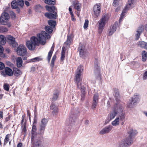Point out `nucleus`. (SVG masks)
<instances>
[{
	"label": "nucleus",
	"instance_id": "nucleus-39",
	"mask_svg": "<svg viewBox=\"0 0 147 147\" xmlns=\"http://www.w3.org/2000/svg\"><path fill=\"white\" fill-rule=\"evenodd\" d=\"M17 2L19 7H22L24 5V1L23 0H17Z\"/></svg>",
	"mask_w": 147,
	"mask_h": 147
},
{
	"label": "nucleus",
	"instance_id": "nucleus-40",
	"mask_svg": "<svg viewBox=\"0 0 147 147\" xmlns=\"http://www.w3.org/2000/svg\"><path fill=\"white\" fill-rule=\"evenodd\" d=\"M41 60V59L40 57H37L30 59V61L32 62H35Z\"/></svg>",
	"mask_w": 147,
	"mask_h": 147
},
{
	"label": "nucleus",
	"instance_id": "nucleus-4",
	"mask_svg": "<svg viewBox=\"0 0 147 147\" xmlns=\"http://www.w3.org/2000/svg\"><path fill=\"white\" fill-rule=\"evenodd\" d=\"M120 111H118L119 116L117 117L115 119L112 121L111 124L113 126H117L119 125L120 121H123L125 118V113L123 112V108L121 107Z\"/></svg>",
	"mask_w": 147,
	"mask_h": 147
},
{
	"label": "nucleus",
	"instance_id": "nucleus-31",
	"mask_svg": "<svg viewBox=\"0 0 147 147\" xmlns=\"http://www.w3.org/2000/svg\"><path fill=\"white\" fill-rule=\"evenodd\" d=\"M65 49L63 47L62 48V50L61 53V60L63 61L64 59L65 56Z\"/></svg>",
	"mask_w": 147,
	"mask_h": 147
},
{
	"label": "nucleus",
	"instance_id": "nucleus-14",
	"mask_svg": "<svg viewBox=\"0 0 147 147\" xmlns=\"http://www.w3.org/2000/svg\"><path fill=\"white\" fill-rule=\"evenodd\" d=\"M33 144V147H45L41 142L38 140H36V138H34V140H32Z\"/></svg>",
	"mask_w": 147,
	"mask_h": 147
},
{
	"label": "nucleus",
	"instance_id": "nucleus-15",
	"mask_svg": "<svg viewBox=\"0 0 147 147\" xmlns=\"http://www.w3.org/2000/svg\"><path fill=\"white\" fill-rule=\"evenodd\" d=\"M7 38L9 43L13 47L15 48L18 46L17 43L15 41V38L14 37L11 36H8Z\"/></svg>",
	"mask_w": 147,
	"mask_h": 147
},
{
	"label": "nucleus",
	"instance_id": "nucleus-5",
	"mask_svg": "<svg viewBox=\"0 0 147 147\" xmlns=\"http://www.w3.org/2000/svg\"><path fill=\"white\" fill-rule=\"evenodd\" d=\"M133 142V140L131 138L129 137L123 139L118 144L119 147H128Z\"/></svg>",
	"mask_w": 147,
	"mask_h": 147
},
{
	"label": "nucleus",
	"instance_id": "nucleus-56",
	"mask_svg": "<svg viewBox=\"0 0 147 147\" xmlns=\"http://www.w3.org/2000/svg\"><path fill=\"white\" fill-rule=\"evenodd\" d=\"M3 51V47L1 46L0 45V53H2Z\"/></svg>",
	"mask_w": 147,
	"mask_h": 147
},
{
	"label": "nucleus",
	"instance_id": "nucleus-53",
	"mask_svg": "<svg viewBox=\"0 0 147 147\" xmlns=\"http://www.w3.org/2000/svg\"><path fill=\"white\" fill-rule=\"evenodd\" d=\"M140 34L141 33L139 32H137V31H136V34L135 35L136 40H137L139 38L140 36Z\"/></svg>",
	"mask_w": 147,
	"mask_h": 147
},
{
	"label": "nucleus",
	"instance_id": "nucleus-42",
	"mask_svg": "<svg viewBox=\"0 0 147 147\" xmlns=\"http://www.w3.org/2000/svg\"><path fill=\"white\" fill-rule=\"evenodd\" d=\"M145 42L143 41H139L138 43V45L141 47L144 48L146 44Z\"/></svg>",
	"mask_w": 147,
	"mask_h": 147
},
{
	"label": "nucleus",
	"instance_id": "nucleus-51",
	"mask_svg": "<svg viewBox=\"0 0 147 147\" xmlns=\"http://www.w3.org/2000/svg\"><path fill=\"white\" fill-rule=\"evenodd\" d=\"M143 79L144 80H146L147 79V70L144 73L143 76Z\"/></svg>",
	"mask_w": 147,
	"mask_h": 147
},
{
	"label": "nucleus",
	"instance_id": "nucleus-24",
	"mask_svg": "<svg viewBox=\"0 0 147 147\" xmlns=\"http://www.w3.org/2000/svg\"><path fill=\"white\" fill-rule=\"evenodd\" d=\"M14 75L17 76L21 75L22 74V71L17 68H14L13 69Z\"/></svg>",
	"mask_w": 147,
	"mask_h": 147
},
{
	"label": "nucleus",
	"instance_id": "nucleus-19",
	"mask_svg": "<svg viewBox=\"0 0 147 147\" xmlns=\"http://www.w3.org/2000/svg\"><path fill=\"white\" fill-rule=\"evenodd\" d=\"M117 26V23H115L111 27L108 33V35L109 36L112 35L116 31Z\"/></svg>",
	"mask_w": 147,
	"mask_h": 147
},
{
	"label": "nucleus",
	"instance_id": "nucleus-1",
	"mask_svg": "<svg viewBox=\"0 0 147 147\" xmlns=\"http://www.w3.org/2000/svg\"><path fill=\"white\" fill-rule=\"evenodd\" d=\"M50 37V35L45 32L42 31L37 34L36 37L33 36L30 38V40L26 41V45L30 50L33 51L39 44L42 45L45 44L46 40Z\"/></svg>",
	"mask_w": 147,
	"mask_h": 147
},
{
	"label": "nucleus",
	"instance_id": "nucleus-47",
	"mask_svg": "<svg viewBox=\"0 0 147 147\" xmlns=\"http://www.w3.org/2000/svg\"><path fill=\"white\" fill-rule=\"evenodd\" d=\"M144 30V27L143 26H142L139 27L137 31L140 33H141Z\"/></svg>",
	"mask_w": 147,
	"mask_h": 147
},
{
	"label": "nucleus",
	"instance_id": "nucleus-38",
	"mask_svg": "<svg viewBox=\"0 0 147 147\" xmlns=\"http://www.w3.org/2000/svg\"><path fill=\"white\" fill-rule=\"evenodd\" d=\"M45 29L46 32L49 34L51 33L53 31L52 28L49 26H46Z\"/></svg>",
	"mask_w": 147,
	"mask_h": 147
},
{
	"label": "nucleus",
	"instance_id": "nucleus-37",
	"mask_svg": "<svg viewBox=\"0 0 147 147\" xmlns=\"http://www.w3.org/2000/svg\"><path fill=\"white\" fill-rule=\"evenodd\" d=\"M45 3L49 5H54L55 3V0H45Z\"/></svg>",
	"mask_w": 147,
	"mask_h": 147
},
{
	"label": "nucleus",
	"instance_id": "nucleus-50",
	"mask_svg": "<svg viewBox=\"0 0 147 147\" xmlns=\"http://www.w3.org/2000/svg\"><path fill=\"white\" fill-rule=\"evenodd\" d=\"M98 102L96 101H93L92 105V108L93 109L95 108L97 105Z\"/></svg>",
	"mask_w": 147,
	"mask_h": 147
},
{
	"label": "nucleus",
	"instance_id": "nucleus-16",
	"mask_svg": "<svg viewBox=\"0 0 147 147\" xmlns=\"http://www.w3.org/2000/svg\"><path fill=\"white\" fill-rule=\"evenodd\" d=\"M121 107H120L118 108L117 111H113L111 112L108 115V117L109 119V121L110 120H112L114 118L116 115L118 113V111H120V109Z\"/></svg>",
	"mask_w": 147,
	"mask_h": 147
},
{
	"label": "nucleus",
	"instance_id": "nucleus-7",
	"mask_svg": "<svg viewBox=\"0 0 147 147\" xmlns=\"http://www.w3.org/2000/svg\"><path fill=\"white\" fill-rule=\"evenodd\" d=\"M16 51L18 54L19 55L22 56H27V49L23 45H20L17 48Z\"/></svg>",
	"mask_w": 147,
	"mask_h": 147
},
{
	"label": "nucleus",
	"instance_id": "nucleus-23",
	"mask_svg": "<svg viewBox=\"0 0 147 147\" xmlns=\"http://www.w3.org/2000/svg\"><path fill=\"white\" fill-rule=\"evenodd\" d=\"M50 107L51 109L53 110L52 113L54 115H55L58 113V108L55 105L53 104L51 105Z\"/></svg>",
	"mask_w": 147,
	"mask_h": 147
},
{
	"label": "nucleus",
	"instance_id": "nucleus-48",
	"mask_svg": "<svg viewBox=\"0 0 147 147\" xmlns=\"http://www.w3.org/2000/svg\"><path fill=\"white\" fill-rule=\"evenodd\" d=\"M9 85L7 84H4L3 86L4 89L5 90L8 91L9 89Z\"/></svg>",
	"mask_w": 147,
	"mask_h": 147
},
{
	"label": "nucleus",
	"instance_id": "nucleus-41",
	"mask_svg": "<svg viewBox=\"0 0 147 147\" xmlns=\"http://www.w3.org/2000/svg\"><path fill=\"white\" fill-rule=\"evenodd\" d=\"M11 134H7L5 138L4 139V142L5 143H7L9 141V138L11 136Z\"/></svg>",
	"mask_w": 147,
	"mask_h": 147
},
{
	"label": "nucleus",
	"instance_id": "nucleus-25",
	"mask_svg": "<svg viewBox=\"0 0 147 147\" xmlns=\"http://www.w3.org/2000/svg\"><path fill=\"white\" fill-rule=\"evenodd\" d=\"M22 64V60L20 57H18L16 59V65L18 67H21Z\"/></svg>",
	"mask_w": 147,
	"mask_h": 147
},
{
	"label": "nucleus",
	"instance_id": "nucleus-11",
	"mask_svg": "<svg viewBox=\"0 0 147 147\" xmlns=\"http://www.w3.org/2000/svg\"><path fill=\"white\" fill-rule=\"evenodd\" d=\"M1 75L4 77L11 76L13 74L12 70L8 67H5L4 70L1 71Z\"/></svg>",
	"mask_w": 147,
	"mask_h": 147
},
{
	"label": "nucleus",
	"instance_id": "nucleus-12",
	"mask_svg": "<svg viewBox=\"0 0 147 147\" xmlns=\"http://www.w3.org/2000/svg\"><path fill=\"white\" fill-rule=\"evenodd\" d=\"M47 123L48 120L47 119L45 118H43L42 119L39 127V129L40 131H42L44 130Z\"/></svg>",
	"mask_w": 147,
	"mask_h": 147
},
{
	"label": "nucleus",
	"instance_id": "nucleus-46",
	"mask_svg": "<svg viewBox=\"0 0 147 147\" xmlns=\"http://www.w3.org/2000/svg\"><path fill=\"white\" fill-rule=\"evenodd\" d=\"M99 65L98 64H97V66L96 67V65H95V67H96V69H95V72H96L97 73V75L98 76L100 75L99 74V69L100 68L99 67Z\"/></svg>",
	"mask_w": 147,
	"mask_h": 147
},
{
	"label": "nucleus",
	"instance_id": "nucleus-62",
	"mask_svg": "<svg viewBox=\"0 0 147 147\" xmlns=\"http://www.w3.org/2000/svg\"><path fill=\"white\" fill-rule=\"evenodd\" d=\"M69 10L71 15V13L72 14H73V12L72 11V9L70 7H69Z\"/></svg>",
	"mask_w": 147,
	"mask_h": 147
},
{
	"label": "nucleus",
	"instance_id": "nucleus-32",
	"mask_svg": "<svg viewBox=\"0 0 147 147\" xmlns=\"http://www.w3.org/2000/svg\"><path fill=\"white\" fill-rule=\"evenodd\" d=\"M142 61H145L147 59V53L145 51H142Z\"/></svg>",
	"mask_w": 147,
	"mask_h": 147
},
{
	"label": "nucleus",
	"instance_id": "nucleus-27",
	"mask_svg": "<svg viewBox=\"0 0 147 147\" xmlns=\"http://www.w3.org/2000/svg\"><path fill=\"white\" fill-rule=\"evenodd\" d=\"M83 69L84 68L83 66L82 65H80L78 67L76 73L82 75Z\"/></svg>",
	"mask_w": 147,
	"mask_h": 147
},
{
	"label": "nucleus",
	"instance_id": "nucleus-9",
	"mask_svg": "<svg viewBox=\"0 0 147 147\" xmlns=\"http://www.w3.org/2000/svg\"><path fill=\"white\" fill-rule=\"evenodd\" d=\"M78 50L80 52V56L82 58L85 59L88 56V53L84 45L80 44L78 48Z\"/></svg>",
	"mask_w": 147,
	"mask_h": 147
},
{
	"label": "nucleus",
	"instance_id": "nucleus-45",
	"mask_svg": "<svg viewBox=\"0 0 147 147\" xmlns=\"http://www.w3.org/2000/svg\"><path fill=\"white\" fill-rule=\"evenodd\" d=\"M88 20H86L84 22V29L87 28L88 25Z\"/></svg>",
	"mask_w": 147,
	"mask_h": 147
},
{
	"label": "nucleus",
	"instance_id": "nucleus-6",
	"mask_svg": "<svg viewBox=\"0 0 147 147\" xmlns=\"http://www.w3.org/2000/svg\"><path fill=\"white\" fill-rule=\"evenodd\" d=\"M109 17L107 15H103L101 19L98 22V30L101 32L105 24V23L108 20Z\"/></svg>",
	"mask_w": 147,
	"mask_h": 147
},
{
	"label": "nucleus",
	"instance_id": "nucleus-64",
	"mask_svg": "<svg viewBox=\"0 0 147 147\" xmlns=\"http://www.w3.org/2000/svg\"><path fill=\"white\" fill-rule=\"evenodd\" d=\"M25 4L27 6L29 5V3L27 1H25Z\"/></svg>",
	"mask_w": 147,
	"mask_h": 147
},
{
	"label": "nucleus",
	"instance_id": "nucleus-36",
	"mask_svg": "<svg viewBox=\"0 0 147 147\" xmlns=\"http://www.w3.org/2000/svg\"><path fill=\"white\" fill-rule=\"evenodd\" d=\"M48 22L49 25L53 28L54 27L56 24V22L54 20H50L48 21Z\"/></svg>",
	"mask_w": 147,
	"mask_h": 147
},
{
	"label": "nucleus",
	"instance_id": "nucleus-29",
	"mask_svg": "<svg viewBox=\"0 0 147 147\" xmlns=\"http://www.w3.org/2000/svg\"><path fill=\"white\" fill-rule=\"evenodd\" d=\"M81 89L82 94H81V99L82 100H83L84 99L85 94L86 93L85 90L86 89L84 86H82L80 88H79Z\"/></svg>",
	"mask_w": 147,
	"mask_h": 147
},
{
	"label": "nucleus",
	"instance_id": "nucleus-55",
	"mask_svg": "<svg viewBox=\"0 0 147 147\" xmlns=\"http://www.w3.org/2000/svg\"><path fill=\"white\" fill-rule=\"evenodd\" d=\"M11 16L12 18H14L16 17V15L15 13L13 11H11L10 12Z\"/></svg>",
	"mask_w": 147,
	"mask_h": 147
},
{
	"label": "nucleus",
	"instance_id": "nucleus-52",
	"mask_svg": "<svg viewBox=\"0 0 147 147\" xmlns=\"http://www.w3.org/2000/svg\"><path fill=\"white\" fill-rule=\"evenodd\" d=\"M113 5L114 6L116 7L118 5L119 0H113Z\"/></svg>",
	"mask_w": 147,
	"mask_h": 147
},
{
	"label": "nucleus",
	"instance_id": "nucleus-30",
	"mask_svg": "<svg viewBox=\"0 0 147 147\" xmlns=\"http://www.w3.org/2000/svg\"><path fill=\"white\" fill-rule=\"evenodd\" d=\"M54 46L53 45L51 47V49L48 53V56L47 57V59L49 62L50 59L51 57L53 52V51L54 49Z\"/></svg>",
	"mask_w": 147,
	"mask_h": 147
},
{
	"label": "nucleus",
	"instance_id": "nucleus-26",
	"mask_svg": "<svg viewBox=\"0 0 147 147\" xmlns=\"http://www.w3.org/2000/svg\"><path fill=\"white\" fill-rule=\"evenodd\" d=\"M138 133V132L137 131L135 130H133V129H130L128 131V134L129 135V138H130V137H132L133 136H134L136 135Z\"/></svg>",
	"mask_w": 147,
	"mask_h": 147
},
{
	"label": "nucleus",
	"instance_id": "nucleus-28",
	"mask_svg": "<svg viewBox=\"0 0 147 147\" xmlns=\"http://www.w3.org/2000/svg\"><path fill=\"white\" fill-rule=\"evenodd\" d=\"M6 39L5 37L3 35H0V44L4 45L6 43Z\"/></svg>",
	"mask_w": 147,
	"mask_h": 147
},
{
	"label": "nucleus",
	"instance_id": "nucleus-22",
	"mask_svg": "<svg viewBox=\"0 0 147 147\" xmlns=\"http://www.w3.org/2000/svg\"><path fill=\"white\" fill-rule=\"evenodd\" d=\"M36 127L35 125H33L32 130V137L31 140L33 141L34 140V138H35V136L37 133L36 132Z\"/></svg>",
	"mask_w": 147,
	"mask_h": 147
},
{
	"label": "nucleus",
	"instance_id": "nucleus-58",
	"mask_svg": "<svg viewBox=\"0 0 147 147\" xmlns=\"http://www.w3.org/2000/svg\"><path fill=\"white\" fill-rule=\"evenodd\" d=\"M54 65V61H51V63L50 65L51 67H53Z\"/></svg>",
	"mask_w": 147,
	"mask_h": 147
},
{
	"label": "nucleus",
	"instance_id": "nucleus-20",
	"mask_svg": "<svg viewBox=\"0 0 147 147\" xmlns=\"http://www.w3.org/2000/svg\"><path fill=\"white\" fill-rule=\"evenodd\" d=\"M74 8L77 11H80L81 8V4L78 1H75L74 3Z\"/></svg>",
	"mask_w": 147,
	"mask_h": 147
},
{
	"label": "nucleus",
	"instance_id": "nucleus-61",
	"mask_svg": "<svg viewBox=\"0 0 147 147\" xmlns=\"http://www.w3.org/2000/svg\"><path fill=\"white\" fill-rule=\"evenodd\" d=\"M3 94L2 93V91L0 92V99H1L3 96Z\"/></svg>",
	"mask_w": 147,
	"mask_h": 147
},
{
	"label": "nucleus",
	"instance_id": "nucleus-34",
	"mask_svg": "<svg viewBox=\"0 0 147 147\" xmlns=\"http://www.w3.org/2000/svg\"><path fill=\"white\" fill-rule=\"evenodd\" d=\"M73 39L71 36H67V41L65 42V44L67 45H70L71 42L72 41Z\"/></svg>",
	"mask_w": 147,
	"mask_h": 147
},
{
	"label": "nucleus",
	"instance_id": "nucleus-44",
	"mask_svg": "<svg viewBox=\"0 0 147 147\" xmlns=\"http://www.w3.org/2000/svg\"><path fill=\"white\" fill-rule=\"evenodd\" d=\"M98 94L96 93L94 94L93 98V101H96L98 102Z\"/></svg>",
	"mask_w": 147,
	"mask_h": 147
},
{
	"label": "nucleus",
	"instance_id": "nucleus-21",
	"mask_svg": "<svg viewBox=\"0 0 147 147\" xmlns=\"http://www.w3.org/2000/svg\"><path fill=\"white\" fill-rule=\"evenodd\" d=\"M133 100H134L136 103H138L140 99V96L138 94H135L131 98Z\"/></svg>",
	"mask_w": 147,
	"mask_h": 147
},
{
	"label": "nucleus",
	"instance_id": "nucleus-33",
	"mask_svg": "<svg viewBox=\"0 0 147 147\" xmlns=\"http://www.w3.org/2000/svg\"><path fill=\"white\" fill-rule=\"evenodd\" d=\"M11 5L12 8L13 9L18 8L19 7L17 1H13L12 2Z\"/></svg>",
	"mask_w": 147,
	"mask_h": 147
},
{
	"label": "nucleus",
	"instance_id": "nucleus-57",
	"mask_svg": "<svg viewBox=\"0 0 147 147\" xmlns=\"http://www.w3.org/2000/svg\"><path fill=\"white\" fill-rule=\"evenodd\" d=\"M71 19L73 21H75L76 19L74 17V16L73 14L71 13Z\"/></svg>",
	"mask_w": 147,
	"mask_h": 147
},
{
	"label": "nucleus",
	"instance_id": "nucleus-63",
	"mask_svg": "<svg viewBox=\"0 0 147 147\" xmlns=\"http://www.w3.org/2000/svg\"><path fill=\"white\" fill-rule=\"evenodd\" d=\"M115 96L116 97H118L119 96V93L118 92H116L114 94Z\"/></svg>",
	"mask_w": 147,
	"mask_h": 147
},
{
	"label": "nucleus",
	"instance_id": "nucleus-2",
	"mask_svg": "<svg viewBox=\"0 0 147 147\" xmlns=\"http://www.w3.org/2000/svg\"><path fill=\"white\" fill-rule=\"evenodd\" d=\"M46 8L47 10L51 12H53V13H46L45 14V16L50 19H56L57 17V10L55 7L54 6L50 7L46 6Z\"/></svg>",
	"mask_w": 147,
	"mask_h": 147
},
{
	"label": "nucleus",
	"instance_id": "nucleus-60",
	"mask_svg": "<svg viewBox=\"0 0 147 147\" xmlns=\"http://www.w3.org/2000/svg\"><path fill=\"white\" fill-rule=\"evenodd\" d=\"M56 56L55 55H53L51 61H55V60L56 59Z\"/></svg>",
	"mask_w": 147,
	"mask_h": 147
},
{
	"label": "nucleus",
	"instance_id": "nucleus-59",
	"mask_svg": "<svg viewBox=\"0 0 147 147\" xmlns=\"http://www.w3.org/2000/svg\"><path fill=\"white\" fill-rule=\"evenodd\" d=\"M3 112L2 111H0V119L3 118Z\"/></svg>",
	"mask_w": 147,
	"mask_h": 147
},
{
	"label": "nucleus",
	"instance_id": "nucleus-13",
	"mask_svg": "<svg viewBox=\"0 0 147 147\" xmlns=\"http://www.w3.org/2000/svg\"><path fill=\"white\" fill-rule=\"evenodd\" d=\"M81 74L76 73L75 81L78 88H80L82 86L81 82L82 80L81 77Z\"/></svg>",
	"mask_w": 147,
	"mask_h": 147
},
{
	"label": "nucleus",
	"instance_id": "nucleus-49",
	"mask_svg": "<svg viewBox=\"0 0 147 147\" xmlns=\"http://www.w3.org/2000/svg\"><path fill=\"white\" fill-rule=\"evenodd\" d=\"M58 93L54 94L52 98V100H56L58 97Z\"/></svg>",
	"mask_w": 147,
	"mask_h": 147
},
{
	"label": "nucleus",
	"instance_id": "nucleus-8",
	"mask_svg": "<svg viewBox=\"0 0 147 147\" xmlns=\"http://www.w3.org/2000/svg\"><path fill=\"white\" fill-rule=\"evenodd\" d=\"M9 17V14L7 13H3L0 18V22L3 25H7L8 23Z\"/></svg>",
	"mask_w": 147,
	"mask_h": 147
},
{
	"label": "nucleus",
	"instance_id": "nucleus-18",
	"mask_svg": "<svg viewBox=\"0 0 147 147\" xmlns=\"http://www.w3.org/2000/svg\"><path fill=\"white\" fill-rule=\"evenodd\" d=\"M22 129V133H25L26 131V121L23 116H22V120L21 121Z\"/></svg>",
	"mask_w": 147,
	"mask_h": 147
},
{
	"label": "nucleus",
	"instance_id": "nucleus-10",
	"mask_svg": "<svg viewBox=\"0 0 147 147\" xmlns=\"http://www.w3.org/2000/svg\"><path fill=\"white\" fill-rule=\"evenodd\" d=\"M101 10V5L100 4L95 5L93 7V17L96 18L98 17L100 13Z\"/></svg>",
	"mask_w": 147,
	"mask_h": 147
},
{
	"label": "nucleus",
	"instance_id": "nucleus-3",
	"mask_svg": "<svg viewBox=\"0 0 147 147\" xmlns=\"http://www.w3.org/2000/svg\"><path fill=\"white\" fill-rule=\"evenodd\" d=\"M134 6V0H128V2L126 4L125 7L123 11L120 16V17L119 19V22H120L123 18L125 14L127 11L133 7Z\"/></svg>",
	"mask_w": 147,
	"mask_h": 147
},
{
	"label": "nucleus",
	"instance_id": "nucleus-17",
	"mask_svg": "<svg viewBox=\"0 0 147 147\" xmlns=\"http://www.w3.org/2000/svg\"><path fill=\"white\" fill-rule=\"evenodd\" d=\"M112 128L111 125H108L102 129L99 132L100 134L103 135L109 132Z\"/></svg>",
	"mask_w": 147,
	"mask_h": 147
},
{
	"label": "nucleus",
	"instance_id": "nucleus-54",
	"mask_svg": "<svg viewBox=\"0 0 147 147\" xmlns=\"http://www.w3.org/2000/svg\"><path fill=\"white\" fill-rule=\"evenodd\" d=\"M5 67L4 64L2 62H0V70H2Z\"/></svg>",
	"mask_w": 147,
	"mask_h": 147
},
{
	"label": "nucleus",
	"instance_id": "nucleus-35",
	"mask_svg": "<svg viewBox=\"0 0 147 147\" xmlns=\"http://www.w3.org/2000/svg\"><path fill=\"white\" fill-rule=\"evenodd\" d=\"M136 103L131 99V100L128 104V106L129 108L133 107Z\"/></svg>",
	"mask_w": 147,
	"mask_h": 147
},
{
	"label": "nucleus",
	"instance_id": "nucleus-43",
	"mask_svg": "<svg viewBox=\"0 0 147 147\" xmlns=\"http://www.w3.org/2000/svg\"><path fill=\"white\" fill-rule=\"evenodd\" d=\"M8 31L7 29L4 26L0 27V32H6Z\"/></svg>",
	"mask_w": 147,
	"mask_h": 147
}]
</instances>
